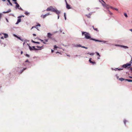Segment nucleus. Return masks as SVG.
Returning a JSON list of instances; mask_svg holds the SVG:
<instances>
[{"label":"nucleus","mask_w":132,"mask_h":132,"mask_svg":"<svg viewBox=\"0 0 132 132\" xmlns=\"http://www.w3.org/2000/svg\"><path fill=\"white\" fill-rule=\"evenodd\" d=\"M82 35H84L85 36V37L86 39H89L90 40H93L97 42H102V41H100L98 40H96L91 38L89 34L87 32L82 31Z\"/></svg>","instance_id":"obj_1"},{"label":"nucleus","mask_w":132,"mask_h":132,"mask_svg":"<svg viewBox=\"0 0 132 132\" xmlns=\"http://www.w3.org/2000/svg\"><path fill=\"white\" fill-rule=\"evenodd\" d=\"M131 65V64L129 63H127L123 65L122 67L124 68H130Z\"/></svg>","instance_id":"obj_2"},{"label":"nucleus","mask_w":132,"mask_h":132,"mask_svg":"<svg viewBox=\"0 0 132 132\" xmlns=\"http://www.w3.org/2000/svg\"><path fill=\"white\" fill-rule=\"evenodd\" d=\"M40 27V24H38V25H37L36 26H33L32 27L31 29H33V28H36L37 30H39L38 29V27Z\"/></svg>","instance_id":"obj_3"},{"label":"nucleus","mask_w":132,"mask_h":132,"mask_svg":"<svg viewBox=\"0 0 132 132\" xmlns=\"http://www.w3.org/2000/svg\"><path fill=\"white\" fill-rule=\"evenodd\" d=\"M22 16H19L18 17V19L16 22V24H18L19 22H21V19L20 18L22 17Z\"/></svg>","instance_id":"obj_4"},{"label":"nucleus","mask_w":132,"mask_h":132,"mask_svg":"<svg viewBox=\"0 0 132 132\" xmlns=\"http://www.w3.org/2000/svg\"><path fill=\"white\" fill-rule=\"evenodd\" d=\"M50 15L49 13H48L45 15H42L41 16V17L43 18H45L46 16H48Z\"/></svg>","instance_id":"obj_5"},{"label":"nucleus","mask_w":132,"mask_h":132,"mask_svg":"<svg viewBox=\"0 0 132 132\" xmlns=\"http://www.w3.org/2000/svg\"><path fill=\"white\" fill-rule=\"evenodd\" d=\"M14 2V3L16 5V7H19L20 6L19 4L16 2V0H12Z\"/></svg>","instance_id":"obj_6"},{"label":"nucleus","mask_w":132,"mask_h":132,"mask_svg":"<svg viewBox=\"0 0 132 132\" xmlns=\"http://www.w3.org/2000/svg\"><path fill=\"white\" fill-rule=\"evenodd\" d=\"M66 7L68 9H71L70 6L67 3L66 1Z\"/></svg>","instance_id":"obj_7"},{"label":"nucleus","mask_w":132,"mask_h":132,"mask_svg":"<svg viewBox=\"0 0 132 132\" xmlns=\"http://www.w3.org/2000/svg\"><path fill=\"white\" fill-rule=\"evenodd\" d=\"M54 12L55 13L57 14L58 15H59V14L60 13V12L57 9H56Z\"/></svg>","instance_id":"obj_8"},{"label":"nucleus","mask_w":132,"mask_h":132,"mask_svg":"<svg viewBox=\"0 0 132 132\" xmlns=\"http://www.w3.org/2000/svg\"><path fill=\"white\" fill-rule=\"evenodd\" d=\"M43 45H42V46H36L38 48H40L38 49L36 48H35V49H34V50H41V48L43 47Z\"/></svg>","instance_id":"obj_9"},{"label":"nucleus","mask_w":132,"mask_h":132,"mask_svg":"<svg viewBox=\"0 0 132 132\" xmlns=\"http://www.w3.org/2000/svg\"><path fill=\"white\" fill-rule=\"evenodd\" d=\"M53 35V34H51L50 33H48L47 34V36L49 38H51V36Z\"/></svg>","instance_id":"obj_10"},{"label":"nucleus","mask_w":132,"mask_h":132,"mask_svg":"<svg viewBox=\"0 0 132 132\" xmlns=\"http://www.w3.org/2000/svg\"><path fill=\"white\" fill-rule=\"evenodd\" d=\"M92 59L90 58L89 59V61L90 63H92L93 64H95L96 63L95 62H93L91 61Z\"/></svg>","instance_id":"obj_11"},{"label":"nucleus","mask_w":132,"mask_h":132,"mask_svg":"<svg viewBox=\"0 0 132 132\" xmlns=\"http://www.w3.org/2000/svg\"><path fill=\"white\" fill-rule=\"evenodd\" d=\"M3 34L4 35V37L5 38H7V37H8V35H7V34H5H5Z\"/></svg>","instance_id":"obj_12"},{"label":"nucleus","mask_w":132,"mask_h":132,"mask_svg":"<svg viewBox=\"0 0 132 132\" xmlns=\"http://www.w3.org/2000/svg\"><path fill=\"white\" fill-rule=\"evenodd\" d=\"M120 46L122 47H123L125 49L126 48H128V47L127 46H122V45H121Z\"/></svg>","instance_id":"obj_13"},{"label":"nucleus","mask_w":132,"mask_h":132,"mask_svg":"<svg viewBox=\"0 0 132 132\" xmlns=\"http://www.w3.org/2000/svg\"><path fill=\"white\" fill-rule=\"evenodd\" d=\"M110 6L108 4H106L104 7H106L107 9H109L110 8Z\"/></svg>","instance_id":"obj_14"},{"label":"nucleus","mask_w":132,"mask_h":132,"mask_svg":"<svg viewBox=\"0 0 132 132\" xmlns=\"http://www.w3.org/2000/svg\"><path fill=\"white\" fill-rule=\"evenodd\" d=\"M11 11V9H10L7 11H6V12H3V13H9V12H10Z\"/></svg>","instance_id":"obj_15"},{"label":"nucleus","mask_w":132,"mask_h":132,"mask_svg":"<svg viewBox=\"0 0 132 132\" xmlns=\"http://www.w3.org/2000/svg\"><path fill=\"white\" fill-rule=\"evenodd\" d=\"M103 3H102V5H103V7H104L106 5V3L103 1Z\"/></svg>","instance_id":"obj_16"},{"label":"nucleus","mask_w":132,"mask_h":132,"mask_svg":"<svg viewBox=\"0 0 132 132\" xmlns=\"http://www.w3.org/2000/svg\"><path fill=\"white\" fill-rule=\"evenodd\" d=\"M51 8V6H50L49 7H48L47 8L46 10V11H50V8Z\"/></svg>","instance_id":"obj_17"},{"label":"nucleus","mask_w":132,"mask_h":132,"mask_svg":"<svg viewBox=\"0 0 132 132\" xmlns=\"http://www.w3.org/2000/svg\"><path fill=\"white\" fill-rule=\"evenodd\" d=\"M7 2L9 3L11 5V6H12L13 5L12 3L11 2L10 0H7Z\"/></svg>","instance_id":"obj_18"},{"label":"nucleus","mask_w":132,"mask_h":132,"mask_svg":"<svg viewBox=\"0 0 132 132\" xmlns=\"http://www.w3.org/2000/svg\"><path fill=\"white\" fill-rule=\"evenodd\" d=\"M90 14H89L88 15H86V16L88 18H90Z\"/></svg>","instance_id":"obj_19"},{"label":"nucleus","mask_w":132,"mask_h":132,"mask_svg":"<svg viewBox=\"0 0 132 132\" xmlns=\"http://www.w3.org/2000/svg\"><path fill=\"white\" fill-rule=\"evenodd\" d=\"M56 9H54L53 7L52 8V10L51 11L52 12H54Z\"/></svg>","instance_id":"obj_20"},{"label":"nucleus","mask_w":132,"mask_h":132,"mask_svg":"<svg viewBox=\"0 0 132 132\" xmlns=\"http://www.w3.org/2000/svg\"><path fill=\"white\" fill-rule=\"evenodd\" d=\"M119 80H120L121 81H122L125 80V79L122 78H120L119 79Z\"/></svg>","instance_id":"obj_21"},{"label":"nucleus","mask_w":132,"mask_h":132,"mask_svg":"<svg viewBox=\"0 0 132 132\" xmlns=\"http://www.w3.org/2000/svg\"><path fill=\"white\" fill-rule=\"evenodd\" d=\"M126 81H127L128 82H132V80H130V79H126L125 80Z\"/></svg>","instance_id":"obj_22"},{"label":"nucleus","mask_w":132,"mask_h":132,"mask_svg":"<svg viewBox=\"0 0 132 132\" xmlns=\"http://www.w3.org/2000/svg\"><path fill=\"white\" fill-rule=\"evenodd\" d=\"M29 48L30 50L31 51L33 50V48H32V47H31L30 46H29Z\"/></svg>","instance_id":"obj_23"},{"label":"nucleus","mask_w":132,"mask_h":132,"mask_svg":"<svg viewBox=\"0 0 132 132\" xmlns=\"http://www.w3.org/2000/svg\"><path fill=\"white\" fill-rule=\"evenodd\" d=\"M26 15H28L29 14V13L27 12H26L24 13Z\"/></svg>","instance_id":"obj_24"},{"label":"nucleus","mask_w":132,"mask_h":132,"mask_svg":"<svg viewBox=\"0 0 132 132\" xmlns=\"http://www.w3.org/2000/svg\"><path fill=\"white\" fill-rule=\"evenodd\" d=\"M88 54H89L90 55H94V53H88Z\"/></svg>","instance_id":"obj_25"},{"label":"nucleus","mask_w":132,"mask_h":132,"mask_svg":"<svg viewBox=\"0 0 132 132\" xmlns=\"http://www.w3.org/2000/svg\"><path fill=\"white\" fill-rule=\"evenodd\" d=\"M76 46L77 47H82V46H81V45L80 44L77 45Z\"/></svg>","instance_id":"obj_26"},{"label":"nucleus","mask_w":132,"mask_h":132,"mask_svg":"<svg viewBox=\"0 0 132 132\" xmlns=\"http://www.w3.org/2000/svg\"><path fill=\"white\" fill-rule=\"evenodd\" d=\"M93 29H94V30H96L97 31H98V30L97 28H93Z\"/></svg>","instance_id":"obj_27"},{"label":"nucleus","mask_w":132,"mask_h":132,"mask_svg":"<svg viewBox=\"0 0 132 132\" xmlns=\"http://www.w3.org/2000/svg\"><path fill=\"white\" fill-rule=\"evenodd\" d=\"M64 17L65 19V20H66V13H64Z\"/></svg>","instance_id":"obj_28"},{"label":"nucleus","mask_w":132,"mask_h":132,"mask_svg":"<svg viewBox=\"0 0 132 132\" xmlns=\"http://www.w3.org/2000/svg\"><path fill=\"white\" fill-rule=\"evenodd\" d=\"M127 122V121L126 120H123V122H124V124H125V125L126 124V122Z\"/></svg>","instance_id":"obj_29"},{"label":"nucleus","mask_w":132,"mask_h":132,"mask_svg":"<svg viewBox=\"0 0 132 132\" xmlns=\"http://www.w3.org/2000/svg\"><path fill=\"white\" fill-rule=\"evenodd\" d=\"M124 15L126 17H128L126 13H124Z\"/></svg>","instance_id":"obj_30"},{"label":"nucleus","mask_w":132,"mask_h":132,"mask_svg":"<svg viewBox=\"0 0 132 132\" xmlns=\"http://www.w3.org/2000/svg\"><path fill=\"white\" fill-rule=\"evenodd\" d=\"M34 43H38V44H39V42H35V41H33L32 42Z\"/></svg>","instance_id":"obj_31"},{"label":"nucleus","mask_w":132,"mask_h":132,"mask_svg":"<svg viewBox=\"0 0 132 132\" xmlns=\"http://www.w3.org/2000/svg\"><path fill=\"white\" fill-rule=\"evenodd\" d=\"M54 49L58 48V47L57 46H56V45H54Z\"/></svg>","instance_id":"obj_32"},{"label":"nucleus","mask_w":132,"mask_h":132,"mask_svg":"<svg viewBox=\"0 0 132 132\" xmlns=\"http://www.w3.org/2000/svg\"><path fill=\"white\" fill-rule=\"evenodd\" d=\"M96 53L98 55L99 57H100V55L99 54V53H98L96 52Z\"/></svg>","instance_id":"obj_33"},{"label":"nucleus","mask_w":132,"mask_h":132,"mask_svg":"<svg viewBox=\"0 0 132 132\" xmlns=\"http://www.w3.org/2000/svg\"><path fill=\"white\" fill-rule=\"evenodd\" d=\"M117 69H118L120 71L121 70H122L123 69H120V68H117Z\"/></svg>","instance_id":"obj_34"},{"label":"nucleus","mask_w":132,"mask_h":132,"mask_svg":"<svg viewBox=\"0 0 132 132\" xmlns=\"http://www.w3.org/2000/svg\"><path fill=\"white\" fill-rule=\"evenodd\" d=\"M108 11H109V14H110V15H112V12H110L109 11V10Z\"/></svg>","instance_id":"obj_35"},{"label":"nucleus","mask_w":132,"mask_h":132,"mask_svg":"<svg viewBox=\"0 0 132 132\" xmlns=\"http://www.w3.org/2000/svg\"><path fill=\"white\" fill-rule=\"evenodd\" d=\"M26 56H27V57H29V55L28 54H26Z\"/></svg>","instance_id":"obj_36"},{"label":"nucleus","mask_w":132,"mask_h":132,"mask_svg":"<svg viewBox=\"0 0 132 132\" xmlns=\"http://www.w3.org/2000/svg\"><path fill=\"white\" fill-rule=\"evenodd\" d=\"M110 8L111 9H113V10H114V8H113L111 6H110Z\"/></svg>","instance_id":"obj_37"},{"label":"nucleus","mask_w":132,"mask_h":132,"mask_svg":"<svg viewBox=\"0 0 132 132\" xmlns=\"http://www.w3.org/2000/svg\"><path fill=\"white\" fill-rule=\"evenodd\" d=\"M82 47V48H85L86 49H87V47H86L85 46H82L81 47Z\"/></svg>","instance_id":"obj_38"},{"label":"nucleus","mask_w":132,"mask_h":132,"mask_svg":"<svg viewBox=\"0 0 132 132\" xmlns=\"http://www.w3.org/2000/svg\"><path fill=\"white\" fill-rule=\"evenodd\" d=\"M131 60L129 62L131 64L132 63V58H131Z\"/></svg>","instance_id":"obj_39"},{"label":"nucleus","mask_w":132,"mask_h":132,"mask_svg":"<svg viewBox=\"0 0 132 132\" xmlns=\"http://www.w3.org/2000/svg\"><path fill=\"white\" fill-rule=\"evenodd\" d=\"M51 8H50V11H51L52 10V8L53 7L52 6H51Z\"/></svg>","instance_id":"obj_40"},{"label":"nucleus","mask_w":132,"mask_h":132,"mask_svg":"<svg viewBox=\"0 0 132 132\" xmlns=\"http://www.w3.org/2000/svg\"><path fill=\"white\" fill-rule=\"evenodd\" d=\"M45 41L46 42H47L48 41V40L46 39L45 40Z\"/></svg>","instance_id":"obj_41"},{"label":"nucleus","mask_w":132,"mask_h":132,"mask_svg":"<svg viewBox=\"0 0 132 132\" xmlns=\"http://www.w3.org/2000/svg\"><path fill=\"white\" fill-rule=\"evenodd\" d=\"M29 61H28V60H27L26 61H25V62H29Z\"/></svg>","instance_id":"obj_42"},{"label":"nucleus","mask_w":132,"mask_h":132,"mask_svg":"<svg viewBox=\"0 0 132 132\" xmlns=\"http://www.w3.org/2000/svg\"><path fill=\"white\" fill-rule=\"evenodd\" d=\"M114 10H115L116 11H118V9H117V8H114Z\"/></svg>","instance_id":"obj_43"},{"label":"nucleus","mask_w":132,"mask_h":132,"mask_svg":"<svg viewBox=\"0 0 132 132\" xmlns=\"http://www.w3.org/2000/svg\"><path fill=\"white\" fill-rule=\"evenodd\" d=\"M32 48H33V49L34 50L35 48V46H32Z\"/></svg>","instance_id":"obj_44"},{"label":"nucleus","mask_w":132,"mask_h":132,"mask_svg":"<svg viewBox=\"0 0 132 132\" xmlns=\"http://www.w3.org/2000/svg\"><path fill=\"white\" fill-rule=\"evenodd\" d=\"M130 70L131 71V73H132V68H130Z\"/></svg>","instance_id":"obj_45"},{"label":"nucleus","mask_w":132,"mask_h":132,"mask_svg":"<svg viewBox=\"0 0 132 132\" xmlns=\"http://www.w3.org/2000/svg\"><path fill=\"white\" fill-rule=\"evenodd\" d=\"M1 39H4V38L3 37H1Z\"/></svg>","instance_id":"obj_46"},{"label":"nucleus","mask_w":132,"mask_h":132,"mask_svg":"<svg viewBox=\"0 0 132 132\" xmlns=\"http://www.w3.org/2000/svg\"><path fill=\"white\" fill-rule=\"evenodd\" d=\"M59 17H60V16L59 15H58V19H59Z\"/></svg>","instance_id":"obj_47"},{"label":"nucleus","mask_w":132,"mask_h":132,"mask_svg":"<svg viewBox=\"0 0 132 132\" xmlns=\"http://www.w3.org/2000/svg\"><path fill=\"white\" fill-rule=\"evenodd\" d=\"M33 35L34 36H36V35L35 34H33Z\"/></svg>","instance_id":"obj_48"},{"label":"nucleus","mask_w":132,"mask_h":132,"mask_svg":"<svg viewBox=\"0 0 132 132\" xmlns=\"http://www.w3.org/2000/svg\"><path fill=\"white\" fill-rule=\"evenodd\" d=\"M129 77L130 78L132 79V77L131 76H129Z\"/></svg>","instance_id":"obj_49"},{"label":"nucleus","mask_w":132,"mask_h":132,"mask_svg":"<svg viewBox=\"0 0 132 132\" xmlns=\"http://www.w3.org/2000/svg\"><path fill=\"white\" fill-rule=\"evenodd\" d=\"M20 9H21V10H23L21 8V7H20Z\"/></svg>","instance_id":"obj_50"},{"label":"nucleus","mask_w":132,"mask_h":132,"mask_svg":"<svg viewBox=\"0 0 132 132\" xmlns=\"http://www.w3.org/2000/svg\"><path fill=\"white\" fill-rule=\"evenodd\" d=\"M41 40L43 42H44V41L43 40Z\"/></svg>","instance_id":"obj_51"},{"label":"nucleus","mask_w":132,"mask_h":132,"mask_svg":"<svg viewBox=\"0 0 132 132\" xmlns=\"http://www.w3.org/2000/svg\"><path fill=\"white\" fill-rule=\"evenodd\" d=\"M22 53H23V52L22 51L21 52V54H22Z\"/></svg>","instance_id":"obj_52"},{"label":"nucleus","mask_w":132,"mask_h":132,"mask_svg":"<svg viewBox=\"0 0 132 132\" xmlns=\"http://www.w3.org/2000/svg\"><path fill=\"white\" fill-rule=\"evenodd\" d=\"M3 1L5 2L6 1V0H2Z\"/></svg>","instance_id":"obj_53"},{"label":"nucleus","mask_w":132,"mask_h":132,"mask_svg":"<svg viewBox=\"0 0 132 132\" xmlns=\"http://www.w3.org/2000/svg\"><path fill=\"white\" fill-rule=\"evenodd\" d=\"M53 52H54V51L53 50H52V53H53Z\"/></svg>","instance_id":"obj_54"},{"label":"nucleus","mask_w":132,"mask_h":132,"mask_svg":"<svg viewBox=\"0 0 132 132\" xmlns=\"http://www.w3.org/2000/svg\"><path fill=\"white\" fill-rule=\"evenodd\" d=\"M26 69V68H24L23 69V71L25 70Z\"/></svg>","instance_id":"obj_55"},{"label":"nucleus","mask_w":132,"mask_h":132,"mask_svg":"<svg viewBox=\"0 0 132 132\" xmlns=\"http://www.w3.org/2000/svg\"><path fill=\"white\" fill-rule=\"evenodd\" d=\"M130 31H132V29H130Z\"/></svg>","instance_id":"obj_56"},{"label":"nucleus","mask_w":132,"mask_h":132,"mask_svg":"<svg viewBox=\"0 0 132 132\" xmlns=\"http://www.w3.org/2000/svg\"><path fill=\"white\" fill-rule=\"evenodd\" d=\"M43 43H44L45 44H46V43H45L44 42H43Z\"/></svg>","instance_id":"obj_57"},{"label":"nucleus","mask_w":132,"mask_h":132,"mask_svg":"<svg viewBox=\"0 0 132 132\" xmlns=\"http://www.w3.org/2000/svg\"><path fill=\"white\" fill-rule=\"evenodd\" d=\"M1 42H1V40H0V43H1Z\"/></svg>","instance_id":"obj_58"},{"label":"nucleus","mask_w":132,"mask_h":132,"mask_svg":"<svg viewBox=\"0 0 132 132\" xmlns=\"http://www.w3.org/2000/svg\"><path fill=\"white\" fill-rule=\"evenodd\" d=\"M25 43V42H24L23 43V45H24V44Z\"/></svg>","instance_id":"obj_59"},{"label":"nucleus","mask_w":132,"mask_h":132,"mask_svg":"<svg viewBox=\"0 0 132 132\" xmlns=\"http://www.w3.org/2000/svg\"><path fill=\"white\" fill-rule=\"evenodd\" d=\"M6 19V20H7V22H8V20H7V19Z\"/></svg>","instance_id":"obj_60"},{"label":"nucleus","mask_w":132,"mask_h":132,"mask_svg":"<svg viewBox=\"0 0 132 132\" xmlns=\"http://www.w3.org/2000/svg\"><path fill=\"white\" fill-rule=\"evenodd\" d=\"M97 59H100V58H99V57H98V58H97Z\"/></svg>","instance_id":"obj_61"},{"label":"nucleus","mask_w":132,"mask_h":132,"mask_svg":"<svg viewBox=\"0 0 132 132\" xmlns=\"http://www.w3.org/2000/svg\"><path fill=\"white\" fill-rule=\"evenodd\" d=\"M93 28H94V27L93 26Z\"/></svg>","instance_id":"obj_62"},{"label":"nucleus","mask_w":132,"mask_h":132,"mask_svg":"<svg viewBox=\"0 0 132 132\" xmlns=\"http://www.w3.org/2000/svg\"><path fill=\"white\" fill-rule=\"evenodd\" d=\"M67 56H69V55H67Z\"/></svg>","instance_id":"obj_63"},{"label":"nucleus","mask_w":132,"mask_h":132,"mask_svg":"<svg viewBox=\"0 0 132 132\" xmlns=\"http://www.w3.org/2000/svg\"><path fill=\"white\" fill-rule=\"evenodd\" d=\"M58 53V52H56V53Z\"/></svg>","instance_id":"obj_64"}]
</instances>
